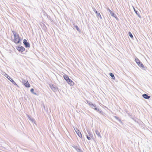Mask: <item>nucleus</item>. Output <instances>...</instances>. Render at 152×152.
Masks as SVG:
<instances>
[{
    "label": "nucleus",
    "mask_w": 152,
    "mask_h": 152,
    "mask_svg": "<svg viewBox=\"0 0 152 152\" xmlns=\"http://www.w3.org/2000/svg\"><path fill=\"white\" fill-rule=\"evenodd\" d=\"M12 32L14 36V42L16 44L19 43L20 41V38L19 35L15 31H12Z\"/></svg>",
    "instance_id": "nucleus-1"
},
{
    "label": "nucleus",
    "mask_w": 152,
    "mask_h": 152,
    "mask_svg": "<svg viewBox=\"0 0 152 152\" xmlns=\"http://www.w3.org/2000/svg\"><path fill=\"white\" fill-rule=\"evenodd\" d=\"M5 75H4L6 77H7L12 83L15 85L16 86L18 87V86L16 83L7 74L5 73Z\"/></svg>",
    "instance_id": "nucleus-2"
},
{
    "label": "nucleus",
    "mask_w": 152,
    "mask_h": 152,
    "mask_svg": "<svg viewBox=\"0 0 152 152\" xmlns=\"http://www.w3.org/2000/svg\"><path fill=\"white\" fill-rule=\"evenodd\" d=\"M16 49L19 51L23 52L25 50V48L21 46H19L16 47Z\"/></svg>",
    "instance_id": "nucleus-3"
},
{
    "label": "nucleus",
    "mask_w": 152,
    "mask_h": 152,
    "mask_svg": "<svg viewBox=\"0 0 152 152\" xmlns=\"http://www.w3.org/2000/svg\"><path fill=\"white\" fill-rule=\"evenodd\" d=\"M24 44L25 45L26 48H29L30 47V44L27 42L26 39H24L23 41Z\"/></svg>",
    "instance_id": "nucleus-4"
},
{
    "label": "nucleus",
    "mask_w": 152,
    "mask_h": 152,
    "mask_svg": "<svg viewBox=\"0 0 152 152\" xmlns=\"http://www.w3.org/2000/svg\"><path fill=\"white\" fill-rule=\"evenodd\" d=\"M49 86L51 88L54 92H56L58 90L57 88L54 86V85H53V84H50L49 85Z\"/></svg>",
    "instance_id": "nucleus-5"
},
{
    "label": "nucleus",
    "mask_w": 152,
    "mask_h": 152,
    "mask_svg": "<svg viewBox=\"0 0 152 152\" xmlns=\"http://www.w3.org/2000/svg\"><path fill=\"white\" fill-rule=\"evenodd\" d=\"M93 11L95 12L96 14L97 15V17L98 18H99V17L100 19H102V17L99 13L98 12L95 8H93Z\"/></svg>",
    "instance_id": "nucleus-6"
},
{
    "label": "nucleus",
    "mask_w": 152,
    "mask_h": 152,
    "mask_svg": "<svg viewBox=\"0 0 152 152\" xmlns=\"http://www.w3.org/2000/svg\"><path fill=\"white\" fill-rule=\"evenodd\" d=\"M75 132L77 134L79 137L80 138L82 137V135L81 133L80 132L79 130H78L77 128L75 129H74Z\"/></svg>",
    "instance_id": "nucleus-7"
},
{
    "label": "nucleus",
    "mask_w": 152,
    "mask_h": 152,
    "mask_svg": "<svg viewBox=\"0 0 152 152\" xmlns=\"http://www.w3.org/2000/svg\"><path fill=\"white\" fill-rule=\"evenodd\" d=\"M66 82L68 84H69L70 86H72L74 85V83L70 79H69Z\"/></svg>",
    "instance_id": "nucleus-8"
},
{
    "label": "nucleus",
    "mask_w": 152,
    "mask_h": 152,
    "mask_svg": "<svg viewBox=\"0 0 152 152\" xmlns=\"http://www.w3.org/2000/svg\"><path fill=\"white\" fill-rule=\"evenodd\" d=\"M143 97L146 99H148L150 98V96H148L146 94H144L142 95Z\"/></svg>",
    "instance_id": "nucleus-9"
},
{
    "label": "nucleus",
    "mask_w": 152,
    "mask_h": 152,
    "mask_svg": "<svg viewBox=\"0 0 152 152\" xmlns=\"http://www.w3.org/2000/svg\"><path fill=\"white\" fill-rule=\"evenodd\" d=\"M27 117L33 123H35V120L31 117L29 115H27Z\"/></svg>",
    "instance_id": "nucleus-10"
},
{
    "label": "nucleus",
    "mask_w": 152,
    "mask_h": 152,
    "mask_svg": "<svg viewBox=\"0 0 152 152\" xmlns=\"http://www.w3.org/2000/svg\"><path fill=\"white\" fill-rule=\"evenodd\" d=\"M107 10L109 12L111 16L115 18V14L109 8H107Z\"/></svg>",
    "instance_id": "nucleus-11"
},
{
    "label": "nucleus",
    "mask_w": 152,
    "mask_h": 152,
    "mask_svg": "<svg viewBox=\"0 0 152 152\" xmlns=\"http://www.w3.org/2000/svg\"><path fill=\"white\" fill-rule=\"evenodd\" d=\"M95 132L98 137H100V138L102 137V136L100 134V132H99L98 130H96Z\"/></svg>",
    "instance_id": "nucleus-12"
},
{
    "label": "nucleus",
    "mask_w": 152,
    "mask_h": 152,
    "mask_svg": "<svg viewBox=\"0 0 152 152\" xmlns=\"http://www.w3.org/2000/svg\"><path fill=\"white\" fill-rule=\"evenodd\" d=\"M133 9L134 10L135 12V13H136V14H137V15L140 18H141V16H140V14L139 13V12H138L136 10L135 8L133 7Z\"/></svg>",
    "instance_id": "nucleus-13"
},
{
    "label": "nucleus",
    "mask_w": 152,
    "mask_h": 152,
    "mask_svg": "<svg viewBox=\"0 0 152 152\" xmlns=\"http://www.w3.org/2000/svg\"><path fill=\"white\" fill-rule=\"evenodd\" d=\"M64 78L66 81H67L68 80V79H69V78L68 76L66 75H64Z\"/></svg>",
    "instance_id": "nucleus-14"
},
{
    "label": "nucleus",
    "mask_w": 152,
    "mask_h": 152,
    "mask_svg": "<svg viewBox=\"0 0 152 152\" xmlns=\"http://www.w3.org/2000/svg\"><path fill=\"white\" fill-rule=\"evenodd\" d=\"M26 87L29 88L30 86V85L28 81H27L26 83L24 85Z\"/></svg>",
    "instance_id": "nucleus-15"
},
{
    "label": "nucleus",
    "mask_w": 152,
    "mask_h": 152,
    "mask_svg": "<svg viewBox=\"0 0 152 152\" xmlns=\"http://www.w3.org/2000/svg\"><path fill=\"white\" fill-rule=\"evenodd\" d=\"M137 64L138 65V66H140V67H141L142 68L144 67V66L143 64L141 62L138 63Z\"/></svg>",
    "instance_id": "nucleus-16"
},
{
    "label": "nucleus",
    "mask_w": 152,
    "mask_h": 152,
    "mask_svg": "<svg viewBox=\"0 0 152 152\" xmlns=\"http://www.w3.org/2000/svg\"><path fill=\"white\" fill-rule=\"evenodd\" d=\"M135 61L137 64H138V63L140 62V61L139 60V59L137 57H136L135 58Z\"/></svg>",
    "instance_id": "nucleus-17"
},
{
    "label": "nucleus",
    "mask_w": 152,
    "mask_h": 152,
    "mask_svg": "<svg viewBox=\"0 0 152 152\" xmlns=\"http://www.w3.org/2000/svg\"><path fill=\"white\" fill-rule=\"evenodd\" d=\"M110 75L111 77L113 79H115L114 75L113 74V73H110Z\"/></svg>",
    "instance_id": "nucleus-18"
},
{
    "label": "nucleus",
    "mask_w": 152,
    "mask_h": 152,
    "mask_svg": "<svg viewBox=\"0 0 152 152\" xmlns=\"http://www.w3.org/2000/svg\"><path fill=\"white\" fill-rule=\"evenodd\" d=\"M34 90L33 88H31V90H30V91L33 94H34L35 95H37V94L36 93H34Z\"/></svg>",
    "instance_id": "nucleus-19"
},
{
    "label": "nucleus",
    "mask_w": 152,
    "mask_h": 152,
    "mask_svg": "<svg viewBox=\"0 0 152 152\" xmlns=\"http://www.w3.org/2000/svg\"><path fill=\"white\" fill-rule=\"evenodd\" d=\"M74 28H75L77 29V30L78 31H80V30L79 29L78 26H75Z\"/></svg>",
    "instance_id": "nucleus-20"
},
{
    "label": "nucleus",
    "mask_w": 152,
    "mask_h": 152,
    "mask_svg": "<svg viewBox=\"0 0 152 152\" xmlns=\"http://www.w3.org/2000/svg\"><path fill=\"white\" fill-rule=\"evenodd\" d=\"M115 119L118 120L121 123L122 122L121 120L118 117L116 116H115Z\"/></svg>",
    "instance_id": "nucleus-21"
},
{
    "label": "nucleus",
    "mask_w": 152,
    "mask_h": 152,
    "mask_svg": "<svg viewBox=\"0 0 152 152\" xmlns=\"http://www.w3.org/2000/svg\"><path fill=\"white\" fill-rule=\"evenodd\" d=\"M97 111L99 113H102V111L101 109L98 108Z\"/></svg>",
    "instance_id": "nucleus-22"
},
{
    "label": "nucleus",
    "mask_w": 152,
    "mask_h": 152,
    "mask_svg": "<svg viewBox=\"0 0 152 152\" xmlns=\"http://www.w3.org/2000/svg\"><path fill=\"white\" fill-rule=\"evenodd\" d=\"M129 36H130V37H131V38L133 37V35L130 32H129Z\"/></svg>",
    "instance_id": "nucleus-23"
},
{
    "label": "nucleus",
    "mask_w": 152,
    "mask_h": 152,
    "mask_svg": "<svg viewBox=\"0 0 152 152\" xmlns=\"http://www.w3.org/2000/svg\"><path fill=\"white\" fill-rule=\"evenodd\" d=\"M96 106L95 104H93L91 106V107L93 109H94V107H95Z\"/></svg>",
    "instance_id": "nucleus-24"
},
{
    "label": "nucleus",
    "mask_w": 152,
    "mask_h": 152,
    "mask_svg": "<svg viewBox=\"0 0 152 152\" xmlns=\"http://www.w3.org/2000/svg\"><path fill=\"white\" fill-rule=\"evenodd\" d=\"M27 81H28L23 80L22 81V83L23 84V85H24L25 83H26Z\"/></svg>",
    "instance_id": "nucleus-25"
},
{
    "label": "nucleus",
    "mask_w": 152,
    "mask_h": 152,
    "mask_svg": "<svg viewBox=\"0 0 152 152\" xmlns=\"http://www.w3.org/2000/svg\"><path fill=\"white\" fill-rule=\"evenodd\" d=\"M87 102L88 103L90 107L93 104V103H92L91 102H89L88 101H87Z\"/></svg>",
    "instance_id": "nucleus-26"
},
{
    "label": "nucleus",
    "mask_w": 152,
    "mask_h": 152,
    "mask_svg": "<svg viewBox=\"0 0 152 152\" xmlns=\"http://www.w3.org/2000/svg\"><path fill=\"white\" fill-rule=\"evenodd\" d=\"M72 147L76 150L77 149L78 147L77 146H75V145H74L72 146Z\"/></svg>",
    "instance_id": "nucleus-27"
},
{
    "label": "nucleus",
    "mask_w": 152,
    "mask_h": 152,
    "mask_svg": "<svg viewBox=\"0 0 152 152\" xmlns=\"http://www.w3.org/2000/svg\"><path fill=\"white\" fill-rule=\"evenodd\" d=\"M87 138L89 140H91V138L90 137H89L88 135H86Z\"/></svg>",
    "instance_id": "nucleus-28"
},
{
    "label": "nucleus",
    "mask_w": 152,
    "mask_h": 152,
    "mask_svg": "<svg viewBox=\"0 0 152 152\" xmlns=\"http://www.w3.org/2000/svg\"><path fill=\"white\" fill-rule=\"evenodd\" d=\"M87 132H88V134H89L90 135V136H91V132L87 130Z\"/></svg>",
    "instance_id": "nucleus-29"
},
{
    "label": "nucleus",
    "mask_w": 152,
    "mask_h": 152,
    "mask_svg": "<svg viewBox=\"0 0 152 152\" xmlns=\"http://www.w3.org/2000/svg\"><path fill=\"white\" fill-rule=\"evenodd\" d=\"M94 109L97 111L98 108H96V106L95 107H94Z\"/></svg>",
    "instance_id": "nucleus-30"
},
{
    "label": "nucleus",
    "mask_w": 152,
    "mask_h": 152,
    "mask_svg": "<svg viewBox=\"0 0 152 152\" xmlns=\"http://www.w3.org/2000/svg\"><path fill=\"white\" fill-rule=\"evenodd\" d=\"M78 152H83V151H81L80 149L79 150Z\"/></svg>",
    "instance_id": "nucleus-31"
},
{
    "label": "nucleus",
    "mask_w": 152,
    "mask_h": 152,
    "mask_svg": "<svg viewBox=\"0 0 152 152\" xmlns=\"http://www.w3.org/2000/svg\"><path fill=\"white\" fill-rule=\"evenodd\" d=\"M79 149H80V148H78L76 150L78 152V151L79 150Z\"/></svg>",
    "instance_id": "nucleus-32"
},
{
    "label": "nucleus",
    "mask_w": 152,
    "mask_h": 152,
    "mask_svg": "<svg viewBox=\"0 0 152 152\" xmlns=\"http://www.w3.org/2000/svg\"><path fill=\"white\" fill-rule=\"evenodd\" d=\"M79 149H80V148H78L76 150L78 152V151L79 150Z\"/></svg>",
    "instance_id": "nucleus-33"
}]
</instances>
